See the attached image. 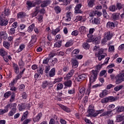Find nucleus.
Returning a JSON list of instances; mask_svg holds the SVG:
<instances>
[{
  "label": "nucleus",
  "instance_id": "1",
  "mask_svg": "<svg viewBox=\"0 0 124 124\" xmlns=\"http://www.w3.org/2000/svg\"><path fill=\"white\" fill-rule=\"evenodd\" d=\"M115 108V105L111 104L108 107V111H105L103 114L100 115V117H107L110 118L113 116V113H112V110Z\"/></svg>",
  "mask_w": 124,
  "mask_h": 124
},
{
  "label": "nucleus",
  "instance_id": "2",
  "mask_svg": "<svg viewBox=\"0 0 124 124\" xmlns=\"http://www.w3.org/2000/svg\"><path fill=\"white\" fill-rule=\"evenodd\" d=\"M116 81L115 83L117 85L121 84L122 82L124 81V70L122 71L117 76L115 77Z\"/></svg>",
  "mask_w": 124,
  "mask_h": 124
},
{
  "label": "nucleus",
  "instance_id": "3",
  "mask_svg": "<svg viewBox=\"0 0 124 124\" xmlns=\"http://www.w3.org/2000/svg\"><path fill=\"white\" fill-rule=\"evenodd\" d=\"M97 78V72L95 70H92V73L89 77L90 83L92 84L95 82Z\"/></svg>",
  "mask_w": 124,
  "mask_h": 124
},
{
  "label": "nucleus",
  "instance_id": "4",
  "mask_svg": "<svg viewBox=\"0 0 124 124\" xmlns=\"http://www.w3.org/2000/svg\"><path fill=\"white\" fill-rule=\"evenodd\" d=\"M86 91V89L85 87H82L79 89V91L78 92V99H81L83 96H84V94L85 93V91Z\"/></svg>",
  "mask_w": 124,
  "mask_h": 124
},
{
  "label": "nucleus",
  "instance_id": "5",
  "mask_svg": "<svg viewBox=\"0 0 124 124\" xmlns=\"http://www.w3.org/2000/svg\"><path fill=\"white\" fill-rule=\"evenodd\" d=\"M8 24V20L7 19H5L4 16H0V25L3 26H6Z\"/></svg>",
  "mask_w": 124,
  "mask_h": 124
},
{
  "label": "nucleus",
  "instance_id": "6",
  "mask_svg": "<svg viewBox=\"0 0 124 124\" xmlns=\"http://www.w3.org/2000/svg\"><path fill=\"white\" fill-rule=\"evenodd\" d=\"M71 63L73 68H77L79 65V62L75 58H72L71 60Z\"/></svg>",
  "mask_w": 124,
  "mask_h": 124
},
{
  "label": "nucleus",
  "instance_id": "7",
  "mask_svg": "<svg viewBox=\"0 0 124 124\" xmlns=\"http://www.w3.org/2000/svg\"><path fill=\"white\" fill-rule=\"evenodd\" d=\"M36 4V2L34 1H28L27 2V9L28 10H30L31 7H34L35 6V5Z\"/></svg>",
  "mask_w": 124,
  "mask_h": 124
},
{
  "label": "nucleus",
  "instance_id": "8",
  "mask_svg": "<svg viewBox=\"0 0 124 124\" xmlns=\"http://www.w3.org/2000/svg\"><path fill=\"white\" fill-rule=\"evenodd\" d=\"M78 31L81 34H86L88 32V29L85 26H81L79 28Z\"/></svg>",
  "mask_w": 124,
  "mask_h": 124
},
{
  "label": "nucleus",
  "instance_id": "9",
  "mask_svg": "<svg viewBox=\"0 0 124 124\" xmlns=\"http://www.w3.org/2000/svg\"><path fill=\"white\" fill-rule=\"evenodd\" d=\"M10 108V105H7L5 107L4 109H0V115H2L5 113H7L8 112V108Z\"/></svg>",
  "mask_w": 124,
  "mask_h": 124
},
{
  "label": "nucleus",
  "instance_id": "10",
  "mask_svg": "<svg viewBox=\"0 0 124 124\" xmlns=\"http://www.w3.org/2000/svg\"><path fill=\"white\" fill-rule=\"evenodd\" d=\"M112 36L113 35H112L110 31H107L105 32L104 34V37L106 38L108 40H110Z\"/></svg>",
  "mask_w": 124,
  "mask_h": 124
},
{
  "label": "nucleus",
  "instance_id": "11",
  "mask_svg": "<svg viewBox=\"0 0 124 124\" xmlns=\"http://www.w3.org/2000/svg\"><path fill=\"white\" fill-rule=\"evenodd\" d=\"M87 112L88 115H87V117H95V112L93 109H89Z\"/></svg>",
  "mask_w": 124,
  "mask_h": 124
},
{
  "label": "nucleus",
  "instance_id": "12",
  "mask_svg": "<svg viewBox=\"0 0 124 124\" xmlns=\"http://www.w3.org/2000/svg\"><path fill=\"white\" fill-rule=\"evenodd\" d=\"M86 77H87V76L86 75L82 74L78 77L76 78V80L78 82H81V81H83V80H85V79H86Z\"/></svg>",
  "mask_w": 124,
  "mask_h": 124
},
{
  "label": "nucleus",
  "instance_id": "13",
  "mask_svg": "<svg viewBox=\"0 0 124 124\" xmlns=\"http://www.w3.org/2000/svg\"><path fill=\"white\" fill-rule=\"evenodd\" d=\"M86 77H87V76L86 75L82 74L78 77L76 78V80L78 82H81V81H83V80H85V79H86Z\"/></svg>",
  "mask_w": 124,
  "mask_h": 124
},
{
  "label": "nucleus",
  "instance_id": "14",
  "mask_svg": "<svg viewBox=\"0 0 124 124\" xmlns=\"http://www.w3.org/2000/svg\"><path fill=\"white\" fill-rule=\"evenodd\" d=\"M81 7H82V4H78L77 5L75 8V13H81Z\"/></svg>",
  "mask_w": 124,
  "mask_h": 124
},
{
  "label": "nucleus",
  "instance_id": "15",
  "mask_svg": "<svg viewBox=\"0 0 124 124\" xmlns=\"http://www.w3.org/2000/svg\"><path fill=\"white\" fill-rule=\"evenodd\" d=\"M50 3H51V0H46L42 2L41 4V7H46V6H48V5Z\"/></svg>",
  "mask_w": 124,
  "mask_h": 124
},
{
  "label": "nucleus",
  "instance_id": "16",
  "mask_svg": "<svg viewBox=\"0 0 124 124\" xmlns=\"http://www.w3.org/2000/svg\"><path fill=\"white\" fill-rule=\"evenodd\" d=\"M0 36L2 39H4V40L7 39V37H8L7 33L5 31L0 32Z\"/></svg>",
  "mask_w": 124,
  "mask_h": 124
},
{
  "label": "nucleus",
  "instance_id": "17",
  "mask_svg": "<svg viewBox=\"0 0 124 124\" xmlns=\"http://www.w3.org/2000/svg\"><path fill=\"white\" fill-rule=\"evenodd\" d=\"M107 28L113 29L115 28V24L112 22H108L107 24Z\"/></svg>",
  "mask_w": 124,
  "mask_h": 124
},
{
  "label": "nucleus",
  "instance_id": "18",
  "mask_svg": "<svg viewBox=\"0 0 124 124\" xmlns=\"http://www.w3.org/2000/svg\"><path fill=\"white\" fill-rule=\"evenodd\" d=\"M91 21L93 23V24H99V23H100V18L98 17L92 18L91 20Z\"/></svg>",
  "mask_w": 124,
  "mask_h": 124
},
{
  "label": "nucleus",
  "instance_id": "19",
  "mask_svg": "<svg viewBox=\"0 0 124 124\" xmlns=\"http://www.w3.org/2000/svg\"><path fill=\"white\" fill-rule=\"evenodd\" d=\"M101 40V36H98L94 38V40L93 41V43H95V44H99V43H100Z\"/></svg>",
  "mask_w": 124,
  "mask_h": 124
},
{
  "label": "nucleus",
  "instance_id": "20",
  "mask_svg": "<svg viewBox=\"0 0 124 124\" xmlns=\"http://www.w3.org/2000/svg\"><path fill=\"white\" fill-rule=\"evenodd\" d=\"M26 48V45L24 44H21L20 45L19 48L17 49V52L20 53L22 52Z\"/></svg>",
  "mask_w": 124,
  "mask_h": 124
},
{
  "label": "nucleus",
  "instance_id": "21",
  "mask_svg": "<svg viewBox=\"0 0 124 124\" xmlns=\"http://www.w3.org/2000/svg\"><path fill=\"white\" fill-rule=\"evenodd\" d=\"M13 67H14V69L15 70V72L16 74H18V73H19V66H18V65H17V64L14 63H13Z\"/></svg>",
  "mask_w": 124,
  "mask_h": 124
},
{
  "label": "nucleus",
  "instance_id": "22",
  "mask_svg": "<svg viewBox=\"0 0 124 124\" xmlns=\"http://www.w3.org/2000/svg\"><path fill=\"white\" fill-rule=\"evenodd\" d=\"M107 94H108V90H104L99 94V96H100V97H101L102 98L104 97V96H105L106 95H107Z\"/></svg>",
  "mask_w": 124,
  "mask_h": 124
},
{
  "label": "nucleus",
  "instance_id": "23",
  "mask_svg": "<svg viewBox=\"0 0 124 124\" xmlns=\"http://www.w3.org/2000/svg\"><path fill=\"white\" fill-rule=\"evenodd\" d=\"M95 0H88L87 3L89 7H93L94 5Z\"/></svg>",
  "mask_w": 124,
  "mask_h": 124
},
{
  "label": "nucleus",
  "instance_id": "24",
  "mask_svg": "<svg viewBox=\"0 0 124 124\" xmlns=\"http://www.w3.org/2000/svg\"><path fill=\"white\" fill-rule=\"evenodd\" d=\"M92 15L90 16H94V14L95 15H97V16H98V17H100V16L102 15V13H101V12H98L97 11H95V12H92Z\"/></svg>",
  "mask_w": 124,
  "mask_h": 124
},
{
  "label": "nucleus",
  "instance_id": "25",
  "mask_svg": "<svg viewBox=\"0 0 124 124\" xmlns=\"http://www.w3.org/2000/svg\"><path fill=\"white\" fill-rule=\"evenodd\" d=\"M60 107L64 111H65V112H67V113H69L70 112V109L68 108L66 106H64L62 105H59Z\"/></svg>",
  "mask_w": 124,
  "mask_h": 124
},
{
  "label": "nucleus",
  "instance_id": "26",
  "mask_svg": "<svg viewBox=\"0 0 124 124\" xmlns=\"http://www.w3.org/2000/svg\"><path fill=\"white\" fill-rule=\"evenodd\" d=\"M3 46L6 49H9L10 47V43L6 41L3 42Z\"/></svg>",
  "mask_w": 124,
  "mask_h": 124
},
{
  "label": "nucleus",
  "instance_id": "27",
  "mask_svg": "<svg viewBox=\"0 0 124 124\" xmlns=\"http://www.w3.org/2000/svg\"><path fill=\"white\" fill-rule=\"evenodd\" d=\"M42 117V113H40L38 114L36 117H35L33 119L34 122H39V120H40V118Z\"/></svg>",
  "mask_w": 124,
  "mask_h": 124
},
{
  "label": "nucleus",
  "instance_id": "28",
  "mask_svg": "<svg viewBox=\"0 0 124 124\" xmlns=\"http://www.w3.org/2000/svg\"><path fill=\"white\" fill-rule=\"evenodd\" d=\"M49 75L50 77H53L56 75V69L55 68L51 69L50 71L49 72Z\"/></svg>",
  "mask_w": 124,
  "mask_h": 124
},
{
  "label": "nucleus",
  "instance_id": "29",
  "mask_svg": "<svg viewBox=\"0 0 124 124\" xmlns=\"http://www.w3.org/2000/svg\"><path fill=\"white\" fill-rule=\"evenodd\" d=\"M80 52V50L78 49H75L74 50L72 53V57H76Z\"/></svg>",
  "mask_w": 124,
  "mask_h": 124
},
{
  "label": "nucleus",
  "instance_id": "30",
  "mask_svg": "<svg viewBox=\"0 0 124 124\" xmlns=\"http://www.w3.org/2000/svg\"><path fill=\"white\" fill-rule=\"evenodd\" d=\"M6 55H7V52H6L4 48H0V55L1 56V57H4V56H6Z\"/></svg>",
  "mask_w": 124,
  "mask_h": 124
},
{
  "label": "nucleus",
  "instance_id": "31",
  "mask_svg": "<svg viewBox=\"0 0 124 124\" xmlns=\"http://www.w3.org/2000/svg\"><path fill=\"white\" fill-rule=\"evenodd\" d=\"M50 83L47 81H44L43 82L42 87L43 89H45L46 87H48L50 85Z\"/></svg>",
  "mask_w": 124,
  "mask_h": 124
},
{
  "label": "nucleus",
  "instance_id": "32",
  "mask_svg": "<svg viewBox=\"0 0 124 124\" xmlns=\"http://www.w3.org/2000/svg\"><path fill=\"white\" fill-rule=\"evenodd\" d=\"M18 108L19 111H23V110L26 109V105L25 104H20L18 105Z\"/></svg>",
  "mask_w": 124,
  "mask_h": 124
},
{
  "label": "nucleus",
  "instance_id": "33",
  "mask_svg": "<svg viewBox=\"0 0 124 124\" xmlns=\"http://www.w3.org/2000/svg\"><path fill=\"white\" fill-rule=\"evenodd\" d=\"M112 18L113 20H119L120 19V14L119 13H114L112 14Z\"/></svg>",
  "mask_w": 124,
  "mask_h": 124
},
{
  "label": "nucleus",
  "instance_id": "34",
  "mask_svg": "<svg viewBox=\"0 0 124 124\" xmlns=\"http://www.w3.org/2000/svg\"><path fill=\"white\" fill-rule=\"evenodd\" d=\"M24 17H26V13L19 12L17 14V18L19 19H22V18H24Z\"/></svg>",
  "mask_w": 124,
  "mask_h": 124
},
{
  "label": "nucleus",
  "instance_id": "35",
  "mask_svg": "<svg viewBox=\"0 0 124 124\" xmlns=\"http://www.w3.org/2000/svg\"><path fill=\"white\" fill-rule=\"evenodd\" d=\"M10 15V11L8 9L5 10L2 13L1 16H9Z\"/></svg>",
  "mask_w": 124,
  "mask_h": 124
},
{
  "label": "nucleus",
  "instance_id": "36",
  "mask_svg": "<svg viewBox=\"0 0 124 124\" xmlns=\"http://www.w3.org/2000/svg\"><path fill=\"white\" fill-rule=\"evenodd\" d=\"M35 25L34 24H32L31 26H30L27 30L28 32H31L32 31H33V29H34Z\"/></svg>",
  "mask_w": 124,
  "mask_h": 124
},
{
  "label": "nucleus",
  "instance_id": "37",
  "mask_svg": "<svg viewBox=\"0 0 124 124\" xmlns=\"http://www.w3.org/2000/svg\"><path fill=\"white\" fill-rule=\"evenodd\" d=\"M64 85L65 86V87H70L72 85V81H71V80H67V81L64 82Z\"/></svg>",
  "mask_w": 124,
  "mask_h": 124
},
{
  "label": "nucleus",
  "instance_id": "38",
  "mask_svg": "<svg viewBox=\"0 0 124 124\" xmlns=\"http://www.w3.org/2000/svg\"><path fill=\"white\" fill-rule=\"evenodd\" d=\"M116 109L117 112L118 113H120V112H123L124 111V107L118 106L117 108H116Z\"/></svg>",
  "mask_w": 124,
  "mask_h": 124
},
{
  "label": "nucleus",
  "instance_id": "39",
  "mask_svg": "<svg viewBox=\"0 0 124 124\" xmlns=\"http://www.w3.org/2000/svg\"><path fill=\"white\" fill-rule=\"evenodd\" d=\"M73 74H74V70H72L66 75V77L67 79H69V78H70L71 77H72V75H73Z\"/></svg>",
  "mask_w": 124,
  "mask_h": 124
},
{
  "label": "nucleus",
  "instance_id": "40",
  "mask_svg": "<svg viewBox=\"0 0 124 124\" xmlns=\"http://www.w3.org/2000/svg\"><path fill=\"white\" fill-rule=\"evenodd\" d=\"M62 77L55 78L53 82V84H56V83H58V82H62Z\"/></svg>",
  "mask_w": 124,
  "mask_h": 124
},
{
  "label": "nucleus",
  "instance_id": "41",
  "mask_svg": "<svg viewBox=\"0 0 124 124\" xmlns=\"http://www.w3.org/2000/svg\"><path fill=\"white\" fill-rule=\"evenodd\" d=\"M63 88V85L62 83H59L57 85L56 90L57 91H60V90H62Z\"/></svg>",
  "mask_w": 124,
  "mask_h": 124
},
{
  "label": "nucleus",
  "instance_id": "42",
  "mask_svg": "<svg viewBox=\"0 0 124 124\" xmlns=\"http://www.w3.org/2000/svg\"><path fill=\"white\" fill-rule=\"evenodd\" d=\"M107 51V48H101L99 50V52L98 54L99 55H101V54H105V53H106Z\"/></svg>",
  "mask_w": 124,
  "mask_h": 124
},
{
  "label": "nucleus",
  "instance_id": "43",
  "mask_svg": "<svg viewBox=\"0 0 124 124\" xmlns=\"http://www.w3.org/2000/svg\"><path fill=\"white\" fill-rule=\"evenodd\" d=\"M124 6V5L122 4V3H117L116 4V8L117 10H121V9H122V8H123V7Z\"/></svg>",
  "mask_w": 124,
  "mask_h": 124
},
{
  "label": "nucleus",
  "instance_id": "44",
  "mask_svg": "<svg viewBox=\"0 0 124 124\" xmlns=\"http://www.w3.org/2000/svg\"><path fill=\"white\" fill-rule=\"evenodd\" d=\"M39 8V7L36 8V11L32 15V17H35V16L38 14V12L40 11Z\"/></svg>",
  "mask_w": 124,
  "mask_h": 124
},
{
  "label": "nucleus",
  "instance_id": "45",
  "mask_svg": "<svg viewBox=\"0 0 124 124\" xmlns=\"http://www.w3.org/2000/svg\"><path fill=\"white\" fill-rule=\"evenodd\" d=\"M109 9L110 11H112V12H114V11H116L117 10V7L115 5H111L109 6Z\"/></svg>",
  "mask_w": 124,
  "mask_h": 124
},
{
  "label": "nucleus",
  "instance_id": "46",
  "mask_svg": "<svg viewBox=\"0 0 124 124\" xmlns=\"http://www.w3.org/2000/svg\"><path fill=\"white\" fill-rule=\"evenodd\" d=\"M123 87L124 86L123 85L118 86L114 88V90L115 91V92H119V91L122 90V89H123Z\"/></svg>",
  "mask_w": 124,
  "mask_h": 124
},
{
  "label": "nucleus",
  "instance_id": "47",
  "mask_svg": "<svg viewBox=\"0 0 124 124\" xmlns=\"http://www.w3.org/2000/svg\"><path fill=\"white\" fill-rule=\"evenodd\" d=\"M71 13L69 12H67L66 13V20L67 21H70V20H71Z\"/></svg>",
  "mask_w": 124,
  "mask_h": 124
},
{
  "label": "nucleus",
  "instance_id": "48",
  "mask_svg": "<svg viewBox=\"0 0 124 124\" xmlns=\"http://www.w3.org/2000/svg\"><path fill=\"white\" fill-rule=\"evenodd\" d=\"M10 105V107H11L12 110H15L16 111V107L17 106V104L16 103H13L12 104H9Z\"/></svg>",
  "mask_w": 124,
  "mask_h": 124
},
{
  "label": "nucleus",
  "instance_id": "49",
  "mask_svg": "<svg viewBox=\"0 0 124 124\" xmlns=\"http://www.w3.org/2000/svg\"><path fill=\"white\" fill-rule=\"evenodd\" d=\"M15 113H16V110H15V109H11V110L8 113V116L9 117H12V116H13L14 114H15Z\"/></svg>",
  "mask_w": 124,
  "mask_h": 124
},
{
  "label": "nucleus",
  "instance_id": "50",
  "mask_svg": "<svg viewBox=\"0 0 124 124\" xmlns=\"http://www.w3.org/2000/svg\"><path fill=\"white\" fill-rule=\"evenodd\" d=\"M31 43L33 44L34 42H36V35H33L31 36Z\"/></svg>",
  "mask_w": 124,
  "mask_h": 124
},
{
  "label": "nucleus",
  "instance_id": "51",
  "mask_svg": "<svg viewBox=\"0 0 124 124\" xmlns=\"http://www.w3.org/2000/svg\"><path fill=\"white\" fill-rule=\"evenodd\" d=\"M103 113H104V109L97 110L95 112V117H96L97 115H99L100 114L102 115V114H103Z\"/></svg>",
  "mask_w": 124,
  "mask_h": 124
},
{
  "label": "nucleus",
  "instance_id": "52",
  "mask_svg": "<svg viewBox=\"0 0 124 124\" xmlns=\"http://www.w3.org/2000/svg\"><path fill=\"white\" fill-rule=\"evenodd\" d=\"M9 34H11L12 35V34H14L16 32L15 29L14 28H11L8 31Z\"/></svg>",
  "mask_w": 124,
  "mask_h": 124
},
{
  "label": "nucleus",
  "instance_id": "53",
  "mask_svg": "<svg viewBox=\"0 0 124 124\" xmlns=\"http://www.w3.org/2000/svg\"><path fill=\"white\" fill-rule=\"evenodd\" d=\"M60 31V29L59 28H57L55 30L52 31V33L53 35H56V34H57V33H58L59 31Z\"/></svg>",
  "mask_w": 124,
  "mask_h": 124
},
{
  "label": "nucleus",
  "instance_id": "54",
  "mask_svg": "<svg viewBox=\"0 0 124 124\" xmlns=\"http://www.w3.org/2000/svg\"><path fill=\"white\" fill-rule=\"evenodd\" d=\"M54 47L60 48L62 46V42H56L54 45Z\"/></svg>",
  "mask_w": 124,
  "mask_h": 124
},
{
  "label": "nucleus",
  "instance_id": "55",
  "mask_svg": "<svg viewBox=\"0 0 124 124\" xmlns=\"http://www.w3.org/2000/svg\"><path fill=\"white\" fill-rule=\"evenodd\" d=\"M123 121V117L121 115H118L116 117V123H119L120 122H122Z\"/></svg>",
  "mask_w": 124,
  "mask_h": 124
},
{
  "label": "nucleus",
  "instance_id": "56",
  "mask_svg": "<svg viewBox=\"0 0 124 124\" xmlns=\"http://www.w3.org/2000/svg\"><path fill=\"white\" fill-rule=\"evenodd\" d=\"M16 83H17V79H14L9 84V87L14 86Z\"/></svg>",
  "mask_w": 124,
  "mask_h": 124
},
{
  "label": "nucleus",
  "instance_id": "57",
  "mask_svg": "<svg viewBox=\"0 0 124 124\" xmlns=\"http://www.w3.org/2000/svg\"><path fill=\"white\" fill-rule=\"evenodd\" d=\"M27 116H28V111H26L24 113V114L21 119V122H23V121H24V120H25V119H26V118H27Z\"/></svg>",
  "mask_w": 124,
  "mask_h": 124
},
{
  "label": "nucleus",
  "instance_id": "58",
  "mask_svg": "<svg viewBox=\"0 0 124 124\" xmlns=\"http://www.w3.org/2000/svg\"><path fill=\"white\" fill-rule=\"evenodd\" d=\"M83 47L84 49L88 50V49L90 48V45L87 43H85L83 44Z\"/></svg>",
  "mask_w": 124,
  "mask_h": 124
},
{
  "label": "nucleus",
  "instance_id": "59",
  "mask_svg": "<svg viewBox=\"0 0 124 124\" xmlns=\"http://www.w3.org/2000/svg\"><path fill=\"white\" fill-rule=\"evenodd\" d=\"M108 101L110 102H113V101H115L117 100V98L113 97V96H108Z\"/></svg>",
  "mask_w": 124,
  "mask_h": 124
},
{
  "label": "nucleus",
  "instance_id": "60",
  "mask_svg": "<svg viewBox=\"0 0 124 124\" xmlns=\"http://www.w3.org/2000/svg\"><path fill=\"white\" fill-rule=\"evenodd\" d=\"M68 93L69 94H73V93H75V89L74 88L69 89L68 91Z\"/></svg>",
  "mask_w": 124,
  "mask_h": 124
},
{
  "label": "nucleus",
  "instance_id": "61",
  "mask_svg": "<svg viewBox=\"0 0 124 124\" xmlns=\"http://www.w3.org/2000/svg\"><path fill=\"white\" fill-rule=\"evenodd\" d=\"M107 71L105 70H102L100 73V76H103V75H105V77H106L107 75Z\"/></svg>",
  "mask_w": 124,
  "mask_h": 124
},
{
  "label": "nucleus",
  "instance_id": "62",
  "mask_svg": "<svg viewBox=\"0 0 124 124\" xmlns=\"http://www.w3.org/2000/svg\"><path fill=\"white\" fill-rule=\"evenodd\" d=\"M108 101H109V99L108 97L104 98L102 99L101 100V102L102 103H107V102H108Z\"/></svg>",
  "mask_w": 124,
  "mask_h": 124
},
{
  "label": "nucleus",
  "instance_id": "63",
  "mask_svg": "<svg viewBox=\"0 0 124 124\" xmlns=\"http://www.w3.org/2000/svg\"><path fill=\"white\" fill-rule=\"evenodd\" d=\"M54 9H55V12H56L57 14L58 13H60V12L62 11V9L60 8L59 6L56 7Z\"/></svg>",
  "mask_w": 124,
  "mask_h": 124
},
{
  "label": "nucleus",
  "instance_id": "64",
  "mask_svg": "<svg viewBox=\"0 0 124 124\" xmlns=\"http://www.w3.org/2000/svg\"><path fill=\"white\" fill-rule=\"evenodd\" d=\"M73 44V43H72V41H70L66 43V44L65 45V47H69V46H72Z\"/></svg>",
  "mask_w": 124,
  "mask_h": 124
}]
</instances>
